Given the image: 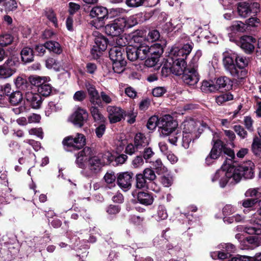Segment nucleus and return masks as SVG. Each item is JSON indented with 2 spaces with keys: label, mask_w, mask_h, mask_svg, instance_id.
<instances>
[{
  "label": "nucleus",
  "mask_w": 261,
  "mask_h": 261,
  "mask_svg": "<svg viewBox=\"0 0 261 261\" xmlns=\"http://www.w3.org/2000/svg\"><path fill=\"white\" fill-rule=\"evenodd\" d=\"M231 29L233 31L244 32L247 29V25L241 21H236L231 26Z\"/></svg>",
  "instance_id": "48"
},
{
  "label": "nucleus",
  "mask_w": 261,
  "mask_h": 261,
  "mask_svg": "<svg viewBox=\"0 0 261 261\" xmlns=\"http://www.w3.org/2000/svg\"><path fill=\"white\" fill-rule=\"evenodd\" d=\"M159 59L153 56L148 57L145 61V65L147 67H151L154 66L158 62Z\"/></svg>",
  "instance_id": "59"
},
{
  "label": "nucleus",
  "mask_w": 261,
  "mask_h": 261,
  "mask_svg": "<svg viewBox=\"0 0 261 261\" xmlns=\"http://www.w3.org/2000/svg\"><path fill=\"white\" fill-rule=\"evenodd\" d=\"M98 156L100 157V161L103 166L108 163H110L113 160L114 157L109 152H107L104 154H99Z\"/></svg>",
  "instance_id": "50"
},
{
  "label": "nucleus",
  "mask_w": 261,
  "mask_h": 261,
  "mask_svg": "<svg viewBox=\"0 0 261 261\" xmlns=\"http://www.w3.org/2000/svg\"><path fill=\"white\" fill-rule=\"evenodd\" d=\"M22 94L19 91L12 92L9 97L10 102L14 105L19 103L22 101Z\"/></svg>",
  "instance_id": "37"
},
{
  "label": "nucleus",
  "mask_w": 261,
  "mask_h": 261,
  "mask_svg": "<svg viewBox=\"0 0 261 261\" xmlns=\"http://www.w3.org/2000/svg\"><path fill=\"white\" fill-rule=\"evenodd\" d=\"M45 44L47 49L57 54H60L62 52V49L58 42L49 41L46 42Z\"/></svg>",
  "instance_id": "30"
},
{
  "label": "nucleus",
  "mask_w": 261,
  "mask_h": 261,
  "mask_svg": "<svg viewBox=\"0 0 261 261\" xmlns=\"http://www.w3.org/2000/svg\"><path fill=\"white\" fill-rule=\"evenodd\" d=\"M137 199L140 203L146 205H151L153 201L151 194L144 192L138 193Z\"/></svg>",
  "instance_id": "27"
},
{
  "label": "nucleus",
  "mask_w": 261,
  "mask_h": 261,
  "mask_svg": "<svg viewBox=\"0 0 261 261\" xmlns=\"http://www.w3.org/2000/svg\"><path fill=\"white\" fill-rule=\"evenodd\" d=\"M113 69L115 72L120 73L125 69L126 61L125 60L113 61Z\"/></svg>",
  "instance_id": "43"
},
{
  "label": "nucleus",
  "mask_w": 261,
  "mask_h": 261,
  "mask_svg": "<svg viewBox=\"0 0 261 261\" xmlns=\"http://www.w3.org/2000/svg\"><path fill=\"white\" fill-rule=\"evenodd\" d=\"M201 90L203 92H213L217 90V87L213 81H204L201 86Z\"/></svg>",
  "instance_id": "34"
},
{
  "label": "nucleus",
  "mask_w": 261,
  "mask_h": 261,
  "mask_svg": "<svg viewBox=\"0 0 261 261\" xmlns=\"http://www.w3.org/2000/svg\"><path fill=\"white\" fill-rule=\"evenodd\" d=\"M171 62V69L172 70V73L176 75H180L183 74L184 72L187 69L186 63L184 59L176 58L174 60L172 58H169Z\"/></svg>",
  "instance_id": "16"
},
{
  "label": "nucleus",
  "mask_w": 261,
  "mask_h": 261,
  "mask_svg": "<svg viewBox=\"0 0 261 261\" xmlns=\"http://www.w3.org/2000/svg\"><path fill=\"white\" fill-rule=\"evenodd\" d=\"M168 217L167 213L165 208L162 206H160L158 208L157 220L160 221L166 219Z\"/></svg>",
  "instance_id": "58"
},
{
  "label": "nucleus",
  "mask_w": 261,
  "mask_h": 261,
  "mask_svg": "<svg viewBox=\"0 0 261 261\" xmlns=\"http://www.w3.org/2000/svg\"><path fill=\"white\" fill-rule=\"evenodd\" d=\"M166 92V90L163 87H157L152 90V94L155 97L162 96Z\"/></svg>",
  "instance_id": "64"
},
{
  "label": "nucleus",
  "mask_w": 261,
  "mask_h": 261,
  "mask_svg": "<svg viewBox=\"0 0 261 261\" xmlns=\"http://www.w3.org/2000/svg\"><path fill=\"white\" fill-rule=\"evenodd\" d=\"M138 50L139 58L140 60L146 59L150 56L149 46L145 44H140L139 46H136Z\"/></svg>",
  "instance_id": "28"
},
{
  "label": "nucleus",
  "mask_w": 261,
  "mask_h": 261,
  "mask_svg": "<svg viewBox=\"0 0 261 261\" xmlns=\"http://www.w3.org/2000/svg\"><path fill=\"white\" fill-rule=\"evenodd\" d=\"M222 151L224 153L227 155V160L230 161L228 164L230 165L232 163L236 162L235 153L233 150L226 147L225 145L223 143V148Z\"/></svg>",
  "instance_id": "44"
},
{
  "label": "nucleus",
  "mask_w": 261,
  "mask_h": 261,
  "mask_svg": "<svg viewBox=\"0 0 261 261\" xmlns=\"http://www.w3.org/2000/svg\"><path fill=\"white\" fill-rule=\"evenodd\" d=\"M132 175V173L126 172L120 173L117 177V184L124 191H127L130 188Z\"/></svg>",
  "instance_id": "17"
},
{
  "label": "nucleus",
  "mask_w": 261,
  "mask_h": 261,
  "mask_svg": "<svg viewBox=\"0 0 261 261\" xmlns=\"http://www.w3.org/2000/svg\"><path fill=\"white\" fill-rule=\"evenodd\" d=\"M223 148V142L220 140H216L214 143L211 152L205 159L206 164L209 165L217 159L222 152Z\"/></svg>",
  "instance_id": "11"
},
{
  "label": "nucleus",
  "mask_w": 261,
  "mask_h": 261,
  "mask_svg": "<svg viewBox=\"0 0 261 261\" xmlns=\"http://www.w3.org/2000/svg\"><path fill=\"white\" fill-rule=\"evenodd\" d=\"M15 84L18 88L24 89L26 87V80L21 77H17L15 81Z\"/></svg>",
  "instance_id": "63"
},
{
  "label": "nucleus",
  "mask_w": 261,
  "mask_h": 261,
  "mask_svg": "<svg viewBox=\"0 0 261 261\" xmlns=\"http://www.w3.org/2000/svg\"><path fill=\"white\" fill-rule=\"evenodd\" d=\"M259 5L257 3H240L238 6L239 15L242 17H246L253 14H256L259 12Z\"/></svg>",
  "instance_id": "9"
},
{
  "label": "nucleus",
  "mask_w": 261,
  "mask_h": 261,
  "mask_svg": "<svg viewBox=\"0 0 261 261\" xmlns=\"http://www.w3.org/2000/svg\"><path fill=\"white\" fill-rule=\"evenodd\" d=\"M59 65V62L53 58L49 57L45 60V66L48 69L55 68Z\"/></svg>",
  "instance_id": "56"
},
{
  "label": "nucleus",
  "mask_w": 261,
  "mask_h": 261,
  "mask_svg": "<svg viewBox=\"0 0 261 261\" xmlns=\"http://www.w3.org/2000/svg\"><path fill=\"white\" fill-rule=\"evenodd\" d=\"M257 201L256 198L247 199L242 201V204L244 207L250 208L252 207Z\"/></svg>",
  "instance_id": "61"
},
{
  "label": "nucleus",
  "mask_w": 261,
  "mask_h": 261,
  "mask_svg": "<svg viewBox=\"0 0 261 261\" xmlns=\"http://www.w3.org/2000/svg\"><path fill=\"white\" fill-rule=\"evenodd\" d=\"M160 37V33L156 30H152L149 32L147 35V40L151 42L158 40Z\"/></svg>",
  "instance_id": "54"
},
{
  "label": "nucleus",
  "mask_w": 261,
  "mask_h": 261,
  "mask_svg": "<svg viewBox=\"0 0 261 261\" xmlns=\"http://www.w3.org/2000/svg\"><path fill=\"white\" fill-rule=\"evenodd\" d=\"M233 96L229 93L221 94L216 98V102L219 105H221L224 102L232 99Z\"/></svg>",
  "instance_id": "51"
},
{
  "label": "nucleus",
  "mask_w": 261,
  "mask_h": 261,
  "mask_svg": "<svg viewBox=\"0 0 261 261\" xmlns=\"http://www.w3.org/2000/svg\"><path fill=\"white\" fill-rule=\"evenodd\" d=\"M16 65L15 60L8 59L3 65H0V79H6L12 76L16 72Z\"/></svg>",
  "instance_id": "10"
},
{
  "label": "nucleus",
  "mask_w": 261,
  "mask_h": 261,
  "mask_svg": "<svg viewBox=\"0 0 261 261\" xmlns=\"http://www.w3.org/2000/svg\"><path fill=\"white\" fill-rule=\"evenodd\" d=\"M90 15L93 18H96V19L91 21V24L96 28L99 29L104 25V19L108 18V11L104 7L96 6L91 9Z\"/></svg>",
  "instance_id": "7"
},
{
  "label": "nucleus",
  "mask_w": 261,
  "mask_h": 261,
  "mask_svg": "<svg viewBox=\"0 0 261 261\" xmlns=\"http://www.w3.org/2000/svg\"><path fill=\"white\" fill-rule=\"evenodd\" d=\"M149 144V139L141 133H137L134 139V143L127 144L125 147V152L129 155H133L147 147Z\"/></svg>",
  "instance_id": "5"
},
{
  "label": "nucleus",
  "mask_w": 261,
  "mask_h": 261,
  "mask_svg": "<svg viewBox=\"0 0 261 261\" xmlns=\"http://www.w3.org/2000/svg\"><path fill=\"white\" fill-rule=\"evenodd\" d=\"M62 144L68 151L79 150L85 145L86 138L84 135L77 133L74 137L72 136L65 137L63 140Z\"/></svg>",
  "instance_id": "6"
},
{
  "label": "nucleus",
  "mask_w": 261,
  "mask_h": 261,
  "mask_svg": "<svg viewBox=\"0 0 261 261\" xmlns=\"http://www.w3.org/2000/svg\"><path fill=\"white\" fill-rule=\"evenodd\" d=\"M109 57L112 61L125 60V50L122 47L114 46L109 51Z\"/></svg>",
  "instance_id": "24"
},
{
  "label": "nucleus",
  "mask_w": 261,
  "mask_h": 261,
  "mask_svg": "<svg viewBox=\"0 0 261 261\" xmlns=\"http://www.w3.org/2000/svg\"><path fill=\"white\" fill-rule=\"evenodd\" d=\"M221 246L223 248L222 251L214 253L212 255V257H214V255H217L219 259H224L229 256L231 253L234 252L236 249L235 246L230 243L221 244Z\"/></svg>",
  "instance_id": "22"
},
{
  "label": "nucleus",
  "mask_w": 261,
  "mask_h": 261,
  "mask_svg": "<svg viewBox=\"0 0 261 261\" xmlns=\"http://www.w3.org/2000/svg\"><path fill=\"white\" fill-rule=\"evenodd\" d=\"M45 77H41L38 76H31L29 77V80L32 85L39 88L45 83Z\"/></svg>",
  "instance_id": "46"
},
{
  "label": "nucleus",
  "mask_w": 261,
  "mask_h": 261,
  "mask_svg": "<svg viewBox=\"0 0 261 261\" xmlns=\"http://www.w3.org/2000/svg\"><path fill=\"white\" fill-rule=\"evenodd\" d=\"M256 226L248 227L245 228V231L249 234H255L259 235L261 234V223L256 222Z\"/></svg>",
  "instance_id": "49"
},
{
  "label": "nucleus",
  "mask_w": 261,
  "mask_h": 261,
  "mask_svg": "<svg viewBox=\"0 0 261 261\" xmlns=\"http://www.w3.org/2000/svg\"><path fill=\"white\" fill-rule=\"evenodd\" d=\"M194 134L191 132L183 130L182 145L185 148H188L192 140H194Z\"/></svg>",
  "instance_id": "32"
},
{
  "label": "nucleus",
  "mask_w": 261,
  "mask_h": 261,
  "mask_svg": "<svg viewBox=\"0 0 261 261\" xmlns=\"http://www.w3.org/2000/svg\"><path fill=\"white\" fill-rule=\"evenodd\" d=\"M169 60H167V62H165L162 68V73L165 76H167L170 73H172V70L171 69V62Z\"/></svg>",
  "instance_id": "57"
},
{
  "label": "nucleus",
  "mask_w": 261,
  "mask_h": 261,
  "mask_svg": "<svg viewBox=\"0 0 261 261\" xmlns=\"http://www.w3.org/2000/svg\"><path fill=\"white\" fill-rule=\"evenodd\" d=\"M159 128L163 135L169 136V142L175 144L180 136L178 122L172 115H160Z\"/></svg>",
  "instance_id": "2"
},
{
  "label": "nucleus",
  "mask_w": 261,
  "mask_h": 261,
  "mask_svg": "<svg viewBox=\"0 0 261 261\" xmlns=\"http://www.w3.org/2000/svg\"><path fill=\"white\" fill-rule=\"evenodd\" d=\"M21 61L24 63H28L34 61L33 49L29 47H25L22 48L20 53Z\"/></svg>",
  "instance_id": "25"
},
{
  "label": "nucleus",
  "mask_w": 261,
  "mask_h": 261,
  "mask_svg": "<svg viewBox=\"0 0 261 261\" xmlns=\"http://www.w3.org/2000/svg\"><path fill=\"white\" fill-rule=\"evenodd\" d=\"M112 43L114 46L121 47L126 46L128 42L126 37L119 35L113 37Z\"/></svg>",
  "instance_id": "36"
},
{
  "label": "nucleus",
  "mask_w": 261,
  "mask_h": 261,
  "mask_svg": "<svg viewBox=\"0 0 261 261\" xmlns=\"http://www.w3.org/2000/svg\"><path fill=\"white\" fill-rule=\"evenodd\" d=\"M44 15L53 23L55 27H58V20L54 11L50 8H47L44 11Z\"/></svg>",
  "instance_id": "39"
},
{
  "label": "nucleus",
  "mask_w": 261,
  "mask_h": 261,
  "mask_svg": "<svg viewBox=\"0 0 261 261\" xmlns=\"http://www.w3.org/2000/svg\"><path fill=\"white\" fill-rule=\"evenodd\" d=\"M142 174L146 179H148L150 181H152L156 178V175L154 171L150 168L145 169L143 171V174Z\"/></svg>",
  "instance_id": "55"
},
{
  "label": "nucleus",
  "mask_w": 261,
  "mask_h": 261,
  "mask_svg": "<svg viewBox=\"0 0 261 261\" xmlns=\"http://www.w3.org/2000/svg\"><path fill=\"white\" fill-rule=\"evenodd\" d=\"M92 150L90 148L86 147L80 151L77 155L76 163L81 168H84L85 164L90 161L92 156Z\"/></svg>",
  "instance_id": "15"
},
{
  "label": "nucleus",
  "mask_w": 261,
  "mask_h": 261,
  "mask_svg": "<svg viewBox=\"0 0 261 261\" xmlns=\"http://www.w3.org/2000/svg\"><path fill=\"white\" fill-rule=\"evenodd\" d=\"M160 116L159 115H152L148 119L147 127L150 130H153L156 126L159 127Z\"/></svg>",
  "instance_id": "45"
},
{
  "label": "nucleus",
  "mask_w": 261,
  "mask_h": 261,
  "mask_svg": "<svg viewBox=\"0 0 261 261\" xmlns=\"http://www.w3.org/2000/svg\"><path fill=\"white\" fill-rule=\"evenodd\" d=\"M148 184L142 174H138L136 176V187L139 189L147 188Z\"/></svg>",
  "instance_id": "35"
},
{
  "label": "nucleus",
  "mask_w": 261,
  "mask_h": 261,
  "mask_svg": "<svg viewBox=\"0 0 261 261\" xmlns=\"http://www.w3.org/2000/svg\"><path fill=\"white\" fill-rule=\"evenodd\" d=\"M183 126V130L186 132H191L195 133L196 131V122L192 119L189 120H186L182 123Z\"/></svg>",
  "instance_id": "42"
},
{
  "label": "nucleus",
  "mask_w": 261,
  "mask_h": 261,
  "mask_svg": "<svg viewBox=\"0 0 261 261\" xmlns=\"http://www.w3.org/2000/svg\"><path fill=\"white\" fill-rule=\"evenodd\" d=\"M234 130L236 133L242 138H245L247 135V132L245 129L240 125H237L234 126Z\"/></svg>",
  "instance_id": "60"
},
{
  "label": "nucleus",
  "mask_w": 261,
  "mask_h": 261,
  "mask_svg": "<svg viewBox=\"0 0 261 261\" xmlns=\"http://www.w3.org/2000/svg\"><path fill=\"white\" fill-rule=\"evenodd\" d=\"M201 53L197 51L192 59L190 66L186 69L182 75L181 79L184 83L189 86H195L199 80V75L197 71V62Z\"/></svg>",
  "instance_id": "3"
},
{
  "label": "nucleus",
  "mask_w": 261,
  "mask_h": 261,
  "mask_svg": "<svg viewBox=\"0 0 261 261\" xmlns=\"http://www.w3.org/2000/svg\"><path fill=\"white\" fill-rule=\"evenodd\" d=\"M93 35L95 37V45L91 50L92 53L93 54L94 51L100 52L105 50L108 45L107 38L98 32H94Z\"/></svg>",
  "instance_id": "12"
},
{
  "label": "nucleus",
  "mask_w": 261,
  "mask_h": 261,
  "mask_svg": "<svg viewBox=\"0 0 261 261\" xmlns=\"http://www.w3.org/2000/svg\"><path fill=\"white\" fill-rule=\"evenodd\" d=\"M14 40V37L8 33H4L0 35V45L6 46L11 44Z\"/></svg>",
  "instance_id": "38"
},
{
  "label": "nucleus",
  "mask_w": 261,
  "mask_h": 261,
  "mask_svg": "<svg viewBox=\"0 0 261 261\" xmlns=\"http://www.w3.org/2000/svg\"><path fill=\"white\" fill-rule=\"evenodd\" d=\"M233 54H231L228 51L223 54V65L225 70L232 76L239 79H243L245 77V71L238 69L237 70L236 65L234 63Z\"/></svg>",
  "instance_id": "4"
},
{
  "label": "nucleus",
  "mask_w": 261,
  "mask_h": 261,
  "mask_svg": "<svg viewBox=\"0 0 261 261\" xmlns=\"http://www.w3.org/2000/svg\"><path fill=\"white\" fill-rule=\"evenodd\" d=\"M252 150L255 154L261 153V139L258 137H255L252 144Z\"/></svg>",
  "instance_id": "47"
},
{
  "label": "nucleus",
  "mask_w": 261,
  "mask_h": 261,
  "mask_svg": "<svg viewBox=\"0 0 261 261\" xmlns=\"http://www.w3.org/2000/svg\"><path fill=\"white\" fill-rule=\"evenodd\" d=\"M233 57H234L237 70L240 69L241 70L245 71L246 77L247 71L245 69V67L248 65L247 59L243 56H239L236 54H233Z\"/></svg>",
  "instance_id": "26"
},
{
  "label": "nucleus",
  "mask_w": 261,
  "mask_h": 261,
  "mask_svg": "<svg viewBox=\"0 0 261 261\" xmlns=\"http://www.w3.org/2000/svg\"><path fill=\"white\" fill-rule=\"evenodd\" d=\"M85 87L88 92L90 102L94 106H101L102 105V101L101 100L100 95L95 86L89 83H87L85 84Z\"/></svg>",
  "instance_id": "13"
},
{
  "label": "nucleus",
  "mask_w": 261,
  "mask_h": 261,
  "mask_svg": "<svg viewBox=\"0 0 261 261\" xmlns=\"http://www.w3.org/2000/svg\"><path fill=\"white\" fill-rule=\"evenodd\" d=\"M92 116L95 121L97 122V124H95L96 136L97 138H100L102 137L106 131L105 119L103 115H92Z\"/></svg>",
  "instance_id": "23"
},
{
  "label": "nucleus",
  "mask_w": 261,
  "mask_h": 261,
  "mask_svg": "<svg viewBox=\"0 0 261 261\" xmlns=\"http://www.w3.org/2000/svg\"><path fill=\"white\" fill-rule=\"evenodd\" d=\"M254 163L251 161H247L238 166H230L227 171L218 170L212 178V181H215L220 178V185L223 188L228 180L232 179L236 184L243 177L246 179H251L254 176Z\"/></svg>",
  "instance_id": "1"
},
{
  "label": "nucleus",
  "mask_w": 261,
  "mask_h": 261,
  "mask_svg": "<svg viewBox=\"0 0 261 261\" xmlns=\"http://www.w3.org/2000/svg\"><path fill=\"white\" fill-rule=\"evenodd\" d=\"M150 56L156 57L157 59L160 57L164 51L162 45L159 43H155L149 46Z\"/></svg>",
  "instance_id": "33"
},
{
  "label": "nucleus",
  "mask_w": 261,
  "mask_h": 261,
  "mask_svg": "<svg viewBox=\"0 0 261 261\" xmlns=\"http://www.w3.org/2000/svg\"><path fill=\"white\" fill-rule=\"evenodd\" d=\"M87 97V94L85 91L80 90L76 91L73 96V99L74 101L82 102Z\"/></svg>",
  "instance_id": "53"
},
{
  "label": "nucleus",
  "mask_w": 261,
  "mask_h": 261,
  "mask_svg": "<svg viewBox=\"0 0 261 261\" xmlns=\"http://www.w3.org/2000/svg\"><path fill=\"white\" fill-rule=\"evenodd\" d=\"M125 20V28H129L133 27L138 23L136 16L133 15L129 17L127 19L122 17Z\"/></svg>",
  "instance_id": "52"
},
{
  "label": "nucleus",
  "mask_w": 261,
  "mask_h": 261,
  "mask_svg": "<svg viewBox=\"0 0 261 261\" xmlns=\"http://www.w3.org/2000/svg\"><path fill=\"white\" fill-rule=\"evenodd\" d=\"M125 20L123 18H116L113 23L108 24L105 26L106 33L113 37L120 35L125 28Z\"/></svg>",
  "instance_id": "8"
},
{
  "label": "nucleus",
  "mask_w": 261,
  "mask_h": 261,
  "mask_svg": "<svg viewBox=\"0 0 261 261\" xmlns=\"http://www.w3.org/2000/svg\"><path fill=\"white\" fill-rule=\"evenodd\" d=\"M37 91L40 95L47 97L50 94L52 91V87L50 84L45 83L43 85L38 88Z\"/></svg>",
  "instance_id": "40"
},
{
  "label": "nucleus",
  "mask_w": 261,
  "mask_h": 261,
  "mask_svg": "<svg viewBox=\"0 0 261 261\" xmlns=\"http://www.w3.org/2000/svg\"><path fill=\"white\" fill-rule=\"evenodd\" d=\"M230 85V80L226 77L223 76L218 78L215 84V86L217 87V90L220 88H226L228 89Z\"/></svg>",
  "instance_id": "41"
},
{
  "label": "nucleus",
  "mask_w": 261,
  "mask_h": 261,
  "mask_svg": "<svg viewBox=\"0 0 261 261\" xmlns=\"http://www.w3.org/2000/svg\"><path fill=\"white\" fill-rule=\"evenodd\" d=\"M125 53H126L127 59L131 61H134L139 59L136 46H127L126 48Z\"/></svg>",
  "instance_id": "29"
},
{
  "label": "nucleus",
  "mask_w": 261,
  "mask_h": 261,
  "mask_svg": "<svg viewBox=\"0 0 261 261\" xmlns=\"http://www.w3.org/2000/svg\"><path fill=\"white\" fill-rule=\"evenodd\" d=\"M103 166L100 157L94 156L92 157L89 162V171H85V174L87 176H91L98 172Z\"/></svg>",
  "instance_id": "14"
},
{
  "label": "nucleus",
  "mask_w": 261,
  "mask_h": 261,
  "mask_svg": "<svg viewBox=\"0 0 261 261\" xmlns=\"http://www.w3.org/2000/svg\"><path fill=\"white\" fill-rule=\"evenodd\" d=\"M86 115H71L69 118V121L71 122L74 125L81 127L87 121Z\"/></svg>",
  "instance_id": "31"
},
{
  "label": "nucleus",
  "mask_w": 261,
  "mask_h": 261,
  "mask_svg": "<svg viewBox=\"0 0 261 261\" xmlns=\"http://www.w3.org/2000/svg\"><path fill=\"white\" fill-rule=\"evenodd\" d=\"M25 99L35 109L40 108L42 101V97L39 93L32 92H27L25 93Z\"/></svg>",
  "instance_id": "20"
},
{
  "label": "nucleus",
  "mask_w": 261,
  "mask_h": 261,
  "mask_svg": "<svg viewBox=\"0 0 261 261\" xmlns=\"http://www.w3.org/2000/svg\"><path fill=\"white\" fill-rule=\"evenodd\" d=\"M256 39L250 36H243L241 38V47L247 54H251L254 49L253 43Z\"/></svg>",
  "instance_id": "19"
},
{
  "label": "nucleus",
  "mask_w": 261,
  "mask_h": 261,
  "mask_svg": "<svg viewBox=\"0 0 261 261\" xmlns=\"http://www.w3.org/2000/svg\"><path fill=\"white\" fill-rule=\"evenodd\" d=\"M236 211L234 207L230 204L226 205L223 208V214L225 216H228L232 214Z\"/></svg>",
  "instance_id": "62"
},
{
  "label": "nucleus",
  "mask_w": 261,
  "mask_h": 261,
  "mask_svg": "<svg viewBox=\"0 0 261 261\" xmlns=\"http://www.w3.org/2000/svg\"><path fill=\"white\" fill-rule=\"evenodd\" d=\"M193 49V46L189 43L183 45L180 48H174L171 50V54H173L175 58L184 59L185 61L187 56L190 54Z\"/></svg>",
  "instance_id": "18"
},
{
  "label": "nucleus",
  "mask_w": 261,
  "mask_h": 261,
  "mask_svg": "<svg viewBox=\"0 0 261 261\" xmlns=\"http://www.w3.org/2000/svg\"><path fill=\"white\" fill-rule=\"evenodd\" d=\"M261 244V238L258 236H250L244 238L241 241L243 249H253L259 246Z\"/></svg>",
  "instance_id": "21"
}]
</instances>
